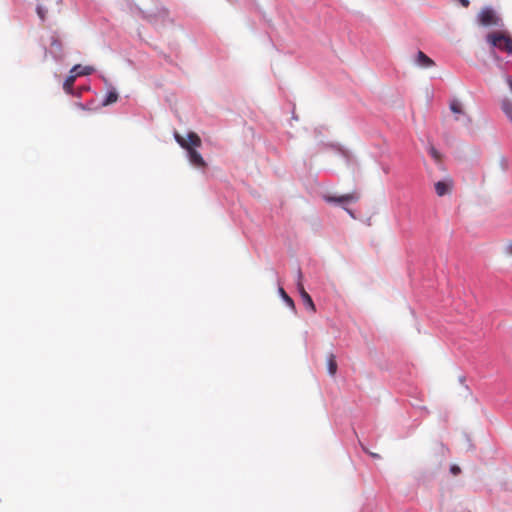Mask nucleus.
I'll list each match as a JSON object with an SVG mask.
<instances>
[{"label": "nucleus", "mask_w": 512, "mask_h": 512, "mask_svg": "<svg viewBox=\"0 0 512 512\" xmlns=\"http://www.w3.org/2000/svg\"><path fill=\"white\" fill-rule=\"evenodd\" d=\"M176 142L187 151L189 161L192 165L198 168L206 167V162L201 154L196 151L195 148H199L202 145L201 138L195 132H189L187 139L182 137L179 133L174 134Z\"/></svg>", "instance_id": "obj_1"}, {"label": "nucleus", "mask_w": 512, "mask_h": 512, "mask_svg": "<svg viewBox=\"0 0 512 512\" xmlns=\"http://www.w3.org/2000/svg\"><path fill=\"white\" fill-rule=\"evenodd\" d=\"M487 41L493 46L498 48L501 51L512 53V39L502 33V32H493L487 35Z\"/></svg>", "instance_id": "obj_2"}, {"label": "nucleus", "mask_w": 512, "mask_h": 512, "mask_svg": "<svg viewBox=\"0 0 512 512\" xmlns=\"http://www.w3.org/2000/svg\"><path fill=\"white\" fill-rule=\"evenodd\" d=\"M498 21L495 12L490 8H485L479 13V22L483 26H496Z\"/></svg>", "instance_id": "obj_3"}, {"label": "nucleus", "mask_w": 512, "mask_h": 512, "mask_svg": "<svg viewBox=\"0 0 512 512\" xmlns=\"http://www.w3.org/2000/svg\"><path fill=\"white\" fill-rule=\"evenodd\" d=\"M416 64L423 68H429L435 65L434 61L422 51L417 52Z\"/></svg>", "instance_id": "obj_4"}, {"label": "nucleus", "mask_w": 512, "mask_h": 512, "mask_svg": "<svg viewBox=\"0 0 512 512\" xmlns=\"http://www.w3.org/2000/svg\"><path fill=\"white\" fill-rule=\"evenodd\" d=\"M298 289H299L304 306L307 309L314 311L315 306H314L313 300H312L311 296L305 291L303 285L300 282L298 283Z\"/></svg>", "instance_id": "obj_5"}, {"label": "nucleus", "mask_w": 512, "mask_h": 512, "mask_svg": "<svg viewBox=\"0 0 512 512\" xmlns=\"http://www.w3.org/2000/svg\"><path fill=\"white\" fill-rule=\"evenodd\" d=\"M95 71L92 66H81L80 64L75 65L70 73H74L76 77L91 75Z\"/></svg>", "instance_id": "obj_6"}, {"label": "nucleus", "mask_w": 512, "mask_h": 512, "mask_svg": "<svg viewBox=\"0 0 512 512\" xmlns=\"http://www.w3.org/2000/svg\"><path fill=\"white\" fill-rule=\"evenodd\" d=\"M357 199H358V197L355 194H345V195H342L339 197H334V196L326 197V200L328 202H338V203L353 202V201H356Z\"/></svg>", "instance_id": "obj_7"}, {"label": "nucleus", "mask_w": 512, "mask_h": 512, "mask_svg": "<svg viewBox=\"0 0 512 512\" xmlns=\"http://www.w3.org/2000/svg\"><path fill=\"white\" fill-rule=\"evenodd\" d=\"M451 189V182L438 181L435 183V191L438 196L446 195Z\"/></svg>", "instance_id": "obj_8"}, {"label": "nucleus", "mask_w": 512, "mask_h": 512, "mask_svg": "<svg viewBox=\"0 0 512 512\" xmlns=\"http://www.w3.org/2000/svg\"><path fill=\"white\" fill-rule=\"evenodd\" d=\"M327 368L331 376H334L336 374L338 366L336 362V357L332 353L329 354L327 357Z\"/></svg>", "instance_id": "obj_9"}, {"label": "nucleus", "mask_w": 512, "mask_h": 512, "mask_svg": "<svg viewBox=\"0 0 512 512\" xmlns=\"http://www.w3.org/2000/svg\"><path fill=\"white\" fill-rule=\"evenodd\" d=\"M76 75L74 73H70V75L66 78L63 84V89L66 93L72 94L73 93V85L76 80Z\"/></svg>", "instance_id": "obj_10"}, {"label": "nucleus", "mask_w": 512, "mask_h": 512, "mask_svg": "<svg viewBox=\"0 0 512 512\" xmlns=\"http://www.w3.org/2000/svg\"><path fill=\"white\" fill-rule=\"evenodd\" d=\"M118 93L115 90L109 91L102 103L103 106L111 105L118 100Z\"/></svg>", "instance_id": "obj_11"}, {"label": "nucleus", "mask_w": 512, "mask_h": 512, "mask_svg": "<svg viewBox=\"0 0 512 512\" xmlns=\"http://www.w3.org/2000/svg\"><path fill=\"white\" fill-rule=\"evenodd\" d=\"M502 109H503L504 113L507 115V117L510 119V121L512 122V98L507 99L503 102Z\"/></svg>", "instance_id": "obj_12"}, {"label": "nucleus", "mask_w": 512, "mask_h": 512, "mask_svg": "<svg viewBox=\"0 0 512 512\" xmlns=\"http://www.w3.org/2000/svg\"><path fill=\"white\" fill-rule=\"evenodd\" d=\"M450 109L451 111L454 113V114H457V115H460V114H463L464 111H463V107H462V104L460 101L458 100H453L451 103H450Z\"/></svg>", "instance_id": "obj_13"}, {"label": "nucleus", "mask_w": 512, "mask_h": 512, "mask_svg": "<svg viewBox=\"0 0 512 512\" xmlns=\"http://www.w3.org/2000/svg\"><path fill=\"white\" fill-rule=\"evenodd\" d=\"M429 153L430 155L436 160V161H440L441 160V155L440 153L436 150L435 147L431 146L429 148Z\"/></svg>", "instance_id": "obj_14"}, {"label": "nucleus", "mask_w": 512, "mask_h": 512, "mask_svg": "<svg viewBox=\"0 0 512 512\" xmlns=\"http://www.w3.org/2000/svg\"><path fill=\"white\" fill-rule=\"evenodd\" d=\"M280 293L281 295L283 296L284 300L286 301V303L291 306V307H294V302L293 300L286 294V292L283 290V288H280Z\"/></svg>", "instance_id": "obj_15"}, {"label": "nucleus", "mask_w": 512, "mask_h": 512, "mask_svg": "<svg viewBox=\"0 0 512 512\" xmlns=\"http://www.w3.org/2000/svg\"><path fill=\"white\" fill-rule=\"evenodd\" d=\"M37 14L39 16V18L44 21L45 20V17H46V11L44 10V8L42 6H38L37 7Z\"/></svg>", "instance_id": "obj_16"}, {"label": "nucleus", "mask_w": 512, "mask_h": 512, "mask_svg": "<svg viewBox=\"0 0 512 512\" xmlns=\"http://www.w3.org/2000/svg\"><path fill=\"white\" fill-rule=\"evenodd\" d=\"M450 470L453 475H457L460 473V468L456 465H453Z\"/></svg>", "instance_id": "obj_17"}, {"label": "nucleus", "mask_w": 512, "mask_h": 512, "mask_svg": "<svg viewBox=\"0 0 512 512\" xmlns=\"http://www.w3.org/2000/svg\"><path fill=\"white\" fill-rule=\"evenodd\" d=\"M505 251L508 255L512 256V241L507 244V246L505 247Z\"/></svg>", "instance_id": "obj_18"}, {"label": "nucleus", "mask_w": 512, "mask_h": 512, "mask_svg": "<svg viewBox=\"0 0 512 512\" xmlns=\"http://www.w3.org/2000/svg\"><path fill=\"white\" fill-rule=\"evenodd\" d=\"M52 45H56L57 47H61V43L58 40H53Z\"/></svg>", "instance_id": "obj_19"}, {"label": "nucleus", "mask_w": 512, "mask_h": 512, "mask_svg": "<svg viewBox=\"0 0 512 512\" xmlns=\"http://www.w3.org/2000/svg\"><path fill=\"white\" fill-rule=\"evenodd\" d=\"M461 3L465 7H467L469 5V1L468 0H461Z\"/></svg>", "instance_id": "obj_20"}, {"label": "nucleus", "mask_w": 512, "mask_h": 512, "mask_svg": "<svg viewBox=\"0 0 512 512\" xmlns=\"http://www.w3.org/2000/svg\"><path fill=\"white\" fill-rule=\"evenodd\" d=\"M298 276H299V279H301V278H302V273H301V271H298Z\"/></svg>", "instance_id": "obj_21"}]
</instances>
